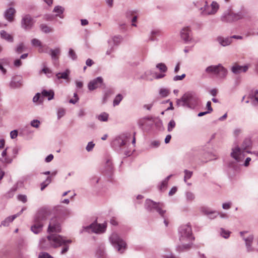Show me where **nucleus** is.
Segmentation results:
<instances>
[{
    "label": "nucleus",
    "mask_w": 258,
    "mask_h": 258,
    "mask_svg": "<svg viewBox=\"0 0 258 258\" xmlns=\"http://www.w3.org/2000/svg\"><path fill=\"white\" fill-rule=\"evenodd\" d=\"M147 79L148 80H152L153 79H159L161 77V75H157L156 73H151V72L146 73Z\"/></svg>",
    "instance_id": "obj_30"
},
{
    "label": "nucleus",
    "mask_w": 258,
    "mask_h": 258,
    "mask_svg": "<svg viewBox=\"0 0 258 258\" xmlns=\"http://www.w3.org/2000/svg\"><path fill=\"white\" fill-rule=\"evenodd\" d=\"M51 178L50 177H48L46 180L42 182L41 184V190H43L51 182Z\"/></svg>",
    "instance_id": "obj_35"
},
{
    "label": "nucleus",
    "mask_w": 258,
    "mask_h": 258,
    "mask_svg": "<svg viewBox=\"0 0 258 258\" xmlns=\"http://www.w3.org/2000/svg\"><path fill=\"white\" fill-rule=\"evenodd\" d=\"M122 99V96L120 94L117 95L113 101L114 105L115 106L118 105Z\"/></svg>",
    "instance_id": "obj_39"
},
{
    "label": "nucleus",
    "mask_w": 258,
    "mask_h": 258,
    "mask_svg": "<svg viewBox=\"0 0 258 258\" xmlns=\"http://www.w3.org/2000/svg\"><path fill=\"white\" fill-rule=\"evenodd\" d=\"M63 11V8L60 6H56L53 10L54 12L58 13V14H62Z\"/></svg>",
    "instance_id": "obj_42"
},
{
    "label": "nucleus",
    "mask_w": 258,
    "mask_h": 258,
    "mask_svg": "<svg viewBox=\"0 0 258 258\" xmlns=\"http://www.w3.org/2000/svg\"><path fill=\"white\" fill-rule=\"evenodd\" d=\"M69 56L74 60L76 59L77 57V55L73 49H70Z\"/></svg>",
    "instance_id": "obj_46"
},
{
    "label": "nucleus",
    "mask_w": 258,
    "mask_h": 258,
    "mask_svg": "<svg viewBox=\"0 0 258 258\" xmlns=\"http://www.w3.org/2000/svg\"><path fill=\"white\" fill-rule=\"evenodd\" d=\"M16 215H13L7 217V218L5 219V220H4L2 222V224L4 226H8L9 224L11 223L16 218Z\"/></svg>",
    "instance_id": "obj_29"
},
{
    "label": "nucleus",
    "mask_w": 258,
    "mask_h": 258,
    "mask_svg": "<svg viewBox=\"0 0 258 258\" xmlns=\"http://www.w3.org/2000/svg\"><path fill=\"white\" fill-rule=\"evenodd\" d=\"M179 239L182 245L177 247L179 250L189 249L195 238L192 235V229L188 224L181 225L178 229Z\"/></svg>",
    "instance_id": "obj_1"
},
{
    "label": "nucleus",
    "mask_w": 258,
    "mask_h": 258,
    "mask_svg": "<svg viewBox=\"0 0 258 258\" xmlns=\"http://www.w3.org/2000/svg\"><path fill=\"white\" fill-rule=\"evenodd\" d=\"M204 3V6L200 8L201 15L203 16L215 15L219 9V5L216 2L213 1L210 5L207 1Z\"/></svg>",
    "instance_id": "obj_6"
},
{
    "label": "nucleus",
    "mask_w": 258,
    "mask_h": 258,
    "mask_svg": "<svg viewBox=\"0 0 258 258\" xmlns=\"http://www.w3.org/2000/svg\"><path fill=\"white\" fill-rule=\"evenodd\" d=\"M25 49V47L23 43H20L18 45L16 49V51L18 53H21L24 51Z\"/></svg>",
    "instance_id": "obj_37"
},
{
    "label": "nucleus",
    "mask_w": 258,
    "mask_h": 258,
    "mask_svg": "<svg viewBox=\"0 0 258 258\" xmlns=\"http://www.w3.org/2000/svg\"><path fill=\"white\" fill-rule=\"evenodd\" d=\"M177 189L176 187H175V186L173 187L170 189V190L169 191V192L168 193L169 196H171L173 195L174 194H175L176 193V192L177 191Z\"/></svg>",
    "instance_id": "obj_56"
},
{
    "label": "nucleus",
    "mask_w": 258,
    "mask_h": 258,
    "mask_svg": "<svg viewBox=\"0 0 258 258\" xmlns=\"http://www.w3.org/2000/svg\"><path fill=\"white\" fill-rule=\"evenodd\" d=\"M164 258H179L178 257L176 256L175 255H174V254H173L172 253L168 254V255H165L164 256Z\"/></svg>",
    "instance_id": "obj_64"
},
{
    "label": "nucleus",
    "mask_w": 258,
    "mask_h": 258,
    "mask_svg": "<svg viewBox=\"0 0 258 258\" xmlns=\"http://www.w3.org/2000/svg\"><path fill=\"white\" fill-rule=\"evenodd\" d=\"M175 126V122L173 120H171L168 123V131L170 132Z\"/></svg>",
    "instance_id": "obj_43"
},
{
    "label": "nucleus",
    "mask_w": 258,
    "mask_h": 258,
    "mask_svg": "<svg viewBox=\"0 0 258 258\" xmlns=\"http://www.w3.org/2000/svg\"><path fill=\"white\" fill-rule=\"evenodd\" d=\"M230 232L228 231H226L224 229H221V235L222 237L225 238H227L229 236Z\"/></svg>",
    "instance_id": "obj_40"
},
{
    "label": "nucleus",
    "mask_w": 258,
    "mask_h": 258,
    "mask_svg": "<svg viewBox=\"0 0 258 258\" xmlns=\"http://www.w3.org/2000/svg\"><path fill=\"white\" fill-rule=\"evenodd\" d=\"M246 232H240V235L243 237V239L245 242L247 251H251L253 250V248L251 247V244L253 240V236L252 235H249L247 237H243L244 234Z\"/></svg>",
    "instance_id": "obj_13"
},
{
    "label": "nucleus",
    "mask_w": 258,
    "mask_h": 258,
    "mask_svg": "<svg viewBox=\"0 0 258 258\" xmlns=\"http://www.w3.org/2000/svg\"><path fill=\"white\" fill-rule=\"evenodd\" d=\"M52 214V211L47 208H42L39 210L35 219L34 224L31 227L32 231L36 234L41 231L43 221L50 217Z\"/></svg>",
    "instance_id": "obj_4"
},
{
    "label": "nucleus",
    "mask_w": 258,
    "mask_h": 258,
    "mask_svg": "<svg viewBox=\"0 0 258 258\" xmlns=\"http://www.w3.org/2000/svg\"><path fill=\"white\" fill-rule=\"evenodd\" d=\"M97 118L101 121H106L108 120V114L102 112L98 116Z\"/></svg>",
    "instance_id": "obj_34"
},
{
    "label": "nucleus",
    "mask_w": 258,
    "mask_h": 258,
    "mask_svg": "<svg viewBox=\"0 0 258 258\" xmlns=\"http://www.w3.org/2000/svg\"><path fill=\"white\" fill-rule=\"evenodd\" d=\"M1 36L3 39H4L6 40H7L9 42H13V38L12 35L7 33L4 30H2L1 32Z\"/></svg>",
    "instance_id": "obj_26"
},
{
    "label": "nucleus",
    "mask_w": 258,
    "mask_h": 258,
    "mask_svg": "<svg viewBox=\"0 0 258 258\" xmlns=\"http://www.w3.org/2000/svg\"><path fill=\"white\" fill-rule=\"evenodd\" d=\"M54 92L52 90L46 91L43 90L42 92V97H47L48 100H50L53 98Z\"/></svg>",
    "instance_id": "obj_24"
},
{
    "label": "nucleus",
    "mask_w": 258,
    "mask_h": 258,
    "mask_svg": "<svg viewBox=\"0 0 258 258\" xmlns=\"http://www.w3.org/2000/svg\"><path fill=\"white\" fill-rule=\"evenodd\" d=\"M33 101L34 102H37L39 101L40 103L42 102V97L39 93H37L33 97Z\"/></svg>",
    "instance_id": "obj_38"
},
{
    "label": "nucleus",
    "mask_w": 258,
    "mask_h": 258,
    "mask_svg": "<svg viewBox=\"0 0 258 258\" xmlns=\"http://www.w3.org/2000/svg\"><path fill=\"white\" fill-rule=\"evenodd\" d=\"M200 101L194 92L185 93L181 98L176 101L178 106H183L190 109H195L200 105Z\"/></svg>",
    "instance_id": "obj_2"
},
{
    "label": "nucleus",
    "mask_w": 258,
    "mask_h": 258,
    "mask_svg": "<svg viewBox=\"0 0 258 258\" xmlns=\"http://www.w3.org/2000/svg\"><path fill=\"white\" fill-rule=\"evenodd\" d=\"M63 239L65 240V243L62 244V245H64V247H63L62 250H61V254L65 253L68 250L69 246L68 245H66V243L71 242V240H66L64 238H63Z\"/></svg>",
    "instance_id": "obj_41"
},
{
    "label": "nucleus",
    "mask_w": 258,
    "mask_h": 258,
    "mask_svg": "<svg viewBox=\"0 0 258 258\" xmlns=\"http://www.w3.org/2000/svg\"><path fill=\"white\" fill-rule=\"evenodd\" d=\"M53 159V155L52 154H50L45 158V161L46 162H49L51 161Z\"/></svg>",
    "instance_id": "obj_60"
},
{
    "label": "nucleus",
    "mask_w": 258,
    "mask_h": 258,
    "mask_svg": "<svg viewBox=\"0 0 258 258\" xmlns=\"http://www.w3.org/2000/svg\"><path fill=\"white\" fill-rule=\"evenodd\" d=\"M185 77V74H183L181 75V76L177 75V76H175V77H174L173 80L174 81L182 80Z\"/></svg>",
    "instance_id": "obj_49"
},
{
    "label": "nucleus",
    "mask_w": 258,
    "mask_h": 258,
    "mask_svg": "<svg viewBox=\"0 0 258 258\" xmlns=\"http://www.w3.org/2000/svg\"><path fill=\"white\" fill-rule=\"evenodd\" d=\"M205 72L208 74L214 75L220 78H224L227 75L226 70L221 64L209 66L206 69Z\"/></svg>",
    "instance_id": "obj_7"
},
{
    "label": "nucleus",
    "mask_w": 258,
    "mask_h": 258,
    "mask_svg": "<svg viewBox=\"0 0 258 258\" xmlns=\"http://www.w3.org/2000/svg\"><path fill=\"white\" fill-rule=\"evenodd\" d=\"M16 13V11L14 8H10L5 13V17L7 20L10 22H12L14 20V16Z\"/></svg>",
    "instance_id": "obj_19"
},
{
    "label": "nucleus",
    "mask_w": 258,
    "mask_h": 258,
    "mask_svg": "<svg viewBox=\"0 0 258 258\" xmlns=\"http://www.w3.org/2000/svg\"><path fill=\"white\" fill-rule=\"evenodd\" d=\"M231 207V203H224L222 205V208L224 209L228 210Z\"/></svg>",
    "instance_id": "obj_58"
},
{
    "label": "nucleus",
    "mask_w": 258,
    "mask_h": 258,
    "mask_svg": "<svg viewBox=\"0 0 258 258\" xmlns=\"http://www.w3.org/2000/svg\"><path fill=\"white\" fill-rule=\"evenodd\" d=\"M206 107L208 109V112L209 113H211L213 111V108L211 107V101H209L207 102L206 104Z\"/></svg>",
    "instance_id": "obj_53"
},
{
    "label": "nucleus",
    "mask_w": 258,
    "mask_h": 258,
    "mask_svg": "<svg viewBox=\"0 0 258 258\" xmlns=\"http://www.w3.org/2000/svg\"><path fill=\"white\" fill-rule=\"evenodd\" d=\"M251 144L252 142L249 138L245 139L242 143L241 149L238 146L232 148L231 156L237 162H240L243 159V157H241V149L245 150L247 148L250 147Z\"/></svg>",
    "instance_id": "obj_5"
},
{
    "label": "nucleus",
    "mask_w": 258,
    "mask_h": 258,
    "mask_svg": "<svg viewBox=\"0 0 258 258\" xmlns=\"http://www.w3.org/2000/svg\"><path fill=\"white\" fill-rule=\"evenodd\" d=\"M94 146H95V144L93 142H90L88 143V144L86 147V150L88 152H89L92 150V149L94 148Z\"/></svg>",
    "instance_id": "obj_50"
},
{
    "label": "nucleus",
    "mask_w": 258,
    "mask_h": 258,
    "mask_svg": "<svg viewBox=\"0 0 258 258\" xmlns=\"http://www.w3.org/2000/svg\"><path fill=\"white\" fill-rule=\"evenodd\" d=\"M102 83L103 79L101 77H99L90 81L88 84V87L90 90L92 91L98 87H100Z\"/></svg>",
    "instance_id": "obj_11"
},
{
    "label": "nucleus",
    "mask_w": 258,
    "mask_h": 258,
    "mask_svg": "<svg viewBox=\"0 0 258 258\" xmlns=\"http://www.w3.org/2000/svg\"><path fill=\"white\" fill-rule=\"evenodd\" d=\"M33 24V20L29 15H26L23 18L22 26L25 29H31Z\"/></svg>",
    "instance_id": "obj_14"
},
{
    "label": "nucleus",
    "mask_w": 258,
    "mask_h": 258,
    "mask_svg": "<svg viewBox=\"0 0 258 258\" xmlns=\"http://www.w3.org/2000/svg\"><path fill=\"white\" fill-rule=\"evenodd\" d=\"M18 136V132L17 130H14L10 133V136L12 139H15Z\"/></svg>",
    "instance_id": "obj_55"
},
{
    "label": "nucleus",
    "mask_w": 258,
    "mask_h": 258,
    "mask_svg": "<svg viewBox=\"0 0 258 258\" xmlns=\"http://www.w3.org/2000/svg\"><path fill=\"white\" fill-rule=\"evenodd\" d=\"M74 97H75V99H71L70 100V103L75 104L77 102L79 98H78L77 94L76 93H74Z\"/></svg>",
    "instance_id": "obj_59"
},
{
    "label": "nucleus",
    "mask_w": 258,
    "mask_h": 258,
    "mask_svg": "<svg viewBox=\"0 0 258 258\" xmlns=\"http://www.w3.org/2000/svg\"><path fill=\"white\" fill-rule=\"evenodd\" d=\"M244 17L245 14L241 12L234 13L232 11V23L243 19Z\"/></svg>",
    "instance_id": "obj_18"
},
{
    "label": "nucleus",
    "mask_w": 258,
    "mask_h": 258,
    "mask_svg": "<svg viewBox=\"0 0 258 258\" xmlns=\"http://www.w3.org/2000/svg\"><path fill=\"white\" fill-rule=\"evenodd\" d=\"M40 27L41 31L46 33L52 31V29L45 24H41Z\"/></svg>",
    "instance_id": "obj_33"
},
{
    "label": "nucleus",
    "mask_w": 258,
    "mask_h": 258,
    "mask_svg": "<svg viewBox=\"0 0 258 258\" xmlns=\"http://www.w3.org/2000/svg\"><path fill=\"white\" fill-rule=\"evenodd\" d=\"M221 20L224 23H232V11H225L221 16Z\"/></svg>",
    "instance_id": "obj_17"
},
{
    "label": "nucleus",
    "mask_w": 258,
    "mask_h": 258,
    "mask_svg": "<svg viewBox=\"0 0 258 258\" xmlns=\"http://www.w3.org/2000/svg\"><path fill=\"white\" fill-rule=\"evenodd\" d=\"M151 122H153L152 120L149 119H143L140 121L139 123L141 125L144 126L145 123L149 124Z\"/></svg>",
    "instance_id": "obj_45"
},
{
    "label": "nucleus",
    "mask_w": 258,
    "mask_h": 258,
    "mask_svg": "<svg viewBox=\"0 0 258 258\" xmlns=\"http://www.w3.org/2000/svg\"><path fill=\"white\" fill-rule=\"evenodd\" d=\"M181 38L185 43H188L191 40V31L188 27H184L180 31Z\"/></svg>",
    "instance_id": "obj_10"
},
{
    "label": "nucleus",
    "mask_w": 258,
    "mask_h": 258,
    "mask_svg": "<svg viewBox=\"0 0 258 258\" xmlns=\"http://www.w3.org/2000/svg\"><path fill=\"white\" fill-rule=\"evenodd\" d=\"M251 102L253 105H258V91H254L251 95H250Z\"/></svg>",
    "instance_id": "obj_23"
},
{
    "label": "nucleus",
    "mask_w": 258,
    "mask_h": 258,
    "mask_svg": "<svg viewBox=\"0 0 258 258\" xmlns=\"http://www.w3.org/2000/svg\"><path fill=\"white\" fill-rule=\"evenodd\" d=\"M184 172L185 174L184 176V181L186 182V180L189 179L191 177L192 172L185 169L184 170Z\"/></svg>",
    "instance_id": "obj_36"
},
{
    "label": "nucleus",
    "mask_w": 258,
    "mask_h": 258,
    "mask_svg": "<svg viewBox=\"0 0 258 258\" xmlns=\"http://www.w3.org/2000/svg\"><path fill=\"white\" fill-rule=\"evenodd\" d=\"M40 121L38 120H33L31 123V125L35 127H38Z\"/></svg>",
    "instance_id": "obj_52"
},
{
    "label": "nucleus",
    "mask_w": 258,
    "mask_h": 258,
    "mask_svg": "<svg viewBox=\"0 0 258 258\" xmlns=\"http://www.w3.org/2000/svg\"><path fill=\"white\" fill-rule=\"evenodd\" d=\"M18 199L19 200L23 202V203H26L27 201V197L25 195H19Z\"/></svg>",
    "instance_id": "obj_54"
},
{
    "label": "nucleus",
    "mask_w": 258,
    "mask_h": 258,
    "mask_svg": "<svg viewBox=\"0 0 258 258\" xmlns=\"http://www.w3.org/2000/svg\"><path fill=\"white\" fill-rule=\"evenodd\" d=\"M249 67V64L245 65L244 66L235 64L232 67L231 71L234 74H238L242 72H246Z\"/></svg>",
    "instance_id": "obj_15"
},
{
    "label": "nucleus",
    "mask_w": 258,
    "mask_h": 258,
    "mask_svg": "<svg viewBox=\"0 0 258 258\" xmlns=\"http://www.w3.org/2000/svg\"><path fill=\"white\" fill-rule=\"evenodd\" d=\"M185 197L187 202H191L195 199V195L190 191H187L185 192Z\"/></svg>",
    "instance_id": "obj_31"
},
{
    "label": "nucleus",
    "mask_w": 258,
    "mask_h": 258,
    "mask_svg": "<svg viewBox=\"0 0 258 258\" xmlns=\"http://www.w3.org/2000/svg\"><path fill=\"white\" fill-rule=\"evenodd\" d=\"M60 53V50L59 48L50 50V55L52 59H58Z\"/></svg>",
    "instance_id": "obj_25"
},
{
    "label": "nucleus",
    "mask_w": 258,
    "mask_h": 258,
    "mask_svg": "<svg viewBox=\"0 0 258 258\" xmlns=\"http://www.w3.org/2000/svg\"><path fill=\"white\" fill-rule=\"evenodd\" d=\"M169 93V91L168 90L162 89V97L167 96Z\"/></svg>",
    "instance_id": "obj_62"
},
{
    "label": "nucleus",
    "mask_w": 258,
    "mask_h": 258,
    "mask_svg": "<svg viewBox=\"0 0 258 258\" xmlns=\"http://www.w3.org/2000/svg\"><path fill=\"white\" fill-rule=\"evenodd\" d=\"M145 207L150 210H156L160 214H161V210L159 208V203H156L150 200H147L145 203Z\"/></svg>",
    "instance_id": "obj_12"
},
{
    "label": "nucleus",
    "mask_w": 258,
    "mask_h": 258,
    "mask_svg": "<svg viewBox=\"0 0 258 258\" xmlns=\"http://www.w3.org/2000/svg\"><path fill=\"white\" fill-rule=\"evenodd\" d=\"M22 64V62L21 61L20 59H16L14 61V65L17 67H19L20 66H21Z\"/></svg>",
    "instance_id": "obj_61"
},
{
    "label": "nucleus",
    "mask_w": 258,
    "mask_h": 258,
    "mask_svg": "<svg viewBox=\"0 0 258 258\" xmlns=\"http://www.w3.org/2000/svg\"><path fill=\"white\" fill-rule=\"evenodd\" d=\"M65 243L63 237L56 234H50L46 238H42L40 241L41 248L47 249L51 247H57Z\"/></svg>",
    "instance_id": "obj_3"
},
{
    "label": "nucleus",
    "mask_w": 258,
    "mask_h": 258,
    "mask_svg": "<svg viewBox=\"0 0 258 258\" xmlns=\"http://www.w3.org/2000/svg\"><path fill=\"white\" fill-rule=\"evenodd\" d=\"M86 63L87 66L90 67L94 63V62L92 59L88 58L87 59Z\"/></svg>",
    "instance_id": "obj_63"
},
{
    "label": "nucleus",
    "mask_w": 258,
    "mask_h": 258,
    "mask_svg": "<svg viewBox=\"0 0 258 258\" xmlns=\"http://www.w3.org/2000/svg\"><path fill=\"white\" fill-rule=\"evenodd\" d=\"M160 143L159 141H154L151 143V147L152 148H156L160 146Z\"/></svg>",
    "instance_id": "obj_51"
},
{
    "label": "nucleus",
    "mask_w": 258,
    "mask_h": 258,
    "mask_svg": "<svg viewBox=\"0 0 258 258\" xmlns=\"http://www.w3.org/2000/svg\"><path fill=\"white\" fill-rule=\"evenodd\" d=\"M127 136H122L118 138L115 141V142H117L119 144L120 147H122L125 145L127 140Z\"/></svg>",
    "instance_id": "obj_27"
},
{
    "label": "nucleus",
    "mask_w": 258,
    "mask_h": 258,
    "mask_svg": "<svg viewBox=\"0 0 258 258\" xmlns=\"http://www.w3.org/2000/svg\"><path fill=\"white\" fill-rule=\"evenodd\" d=\"M32 44L33 46L36 47H39L38 51L39 52H43V46L42 45L41 41L37 39H33L31 41Z\"/></svg>",
    "instance_id": "obj_22"
},
{
    "label": "nucleus",
    "mask_w": 258,
    "mask_h": 258,
    "mask_svg": "<svg viewBox=\"0 0 258 258\" xmlns=\"http://www.w3.org/2000/svg\"><path fill=\"white\" fill-rule=\"evenodd\" d=\"M39 258H53L50 255L46 252H41L39 255Z\"/></svg>",
    "instance_id": "obj_47"
},
{
    "label": "nucleus",
    "mask_w": 258,
    "mask_h": 258,
    "mask_svg": "<svg viewBox=\"0 0 258 258\" xmlns=\"http://www.w3.org/2000/svg\"><path fill=\"white\" fill-rule=\"evenodd\" d=\"M7 150L8 148L3 151L2 153V158L1 159V161L4 163H10L13 160V158L12 157H10L7 156Z\"/></svg>",
    "instance_id": "obj_20"
},
{
    "label": "nucleus",
    "mask_w": 258,
    "mask_h": 258,
    "mask_svg": "<svg viewBox=\"0 0 258 258\" xmlns=\"http://www.w3.org/2000/svg\"><path fill=\"white\" fill-rule=\"evenodd\" d=\"M163 210H162V218H164V223L166 227H168L169 224V220L167 218H165L163 215L164 213Z\"/></svg>",
    "instance_id": "obj_57"
},
{
    "label": "nucleus",
    "mask_w": 258,
    "mask_h": 258,
    "mask_svg": "<svg viewBox=\"0 0 258 258\" xmlns=\"http://www.w3.org/2000/svg\"><path fill=\"white\" fill-rule=\"evenodd\" d=\"M201 212L205 215H213L216 213V212L215 211H212L210 210L209 208L205 207H202L200 209Z\"/></svg>",
    "instance_id": "obj_28"
},
{
    "label": "nucleus",
    "mask_w": 258,
    "mask_h": 258,
    "mask_svg": "<svg viewBox=\"0 0 258 258\" xmlns=\"http://www.w3.org/2000/svg\"><path fill=\"white\" fill-rule=\"evenodd\" d=\"M106 224H100L93 223L90 225V228L92 231L96 233L104 232L106 229Z\"/></svg>",
    "instance_id": "obj_16"
},
{
    "label": "nucleus",
    "mask_w": 258,
    "mask_h": 258,
    "mask_svg": "<svg viewBox=\"0 0 258 258\" xmlns=\"http://www.w3.org/2000/svg\"><path fill=\"white\" fill-rule=\"evenodd\" d=\"M70 74V71L69 70H66L64 72L61 73H58L56 74L57 78L59 79H67Z\"/></svg>",
    "instance_id": "obj_32"
},
{
    "label": "nucleus",
    "mask_w": 258,
    "mask_h": 258,
    "mask_svg": "<svg viewBox=\"0 0 258 258\" xmlns=\"http://www.w3.org/2000/svg\"><path fill=\"white\" fill-rule=\"evenodd\" d=\"M60 230V224L56 221L55 219L52 218L48 228V232H59Z\"/></svg>",
    "instance_id": "obj_9"
},
{
    "label": "nucleus",
    "mask_w": 258,
    "mask_h": 258,
    "mask_svg": "<svg viewBox=\"0 0 258 258\" xmlns=\"http://www.w3.org/2000/svg\"><path fill=\"white\" fill-rule=\"evenodd\" d=\"M66 111L63 108H59L57 111L58 118H60L65 114Z\"/></svg>",
    "instance_id": "obj_44"
},
{
    "label": "nucleus",
    "mask_w": 258,
    "mask_h": 258,
    "mask_svg": "<svg viewBox=\"0 0 258 258\" xmlns=\"http://www.w3.org/2000/svg\"><path fill=\"white\" fill-rule=\"evenodd\" d=\"M42 73L49 74L51 73V71L49 68L45 67L40 72L39 74L41 75Z\"/></svg>",
    "instance_id": "obj_48"
},
{
    "label": "nucleus",
    "mask_w": 258,
    "mask_h": 258,
    "mask_svg": "<svg viewBox=\"0 0 258 258\" xmlns=\"http://www.w3.org/2000/svg\"><path fill=\"white\" fill-rule=\"evenodd\" d=\"M218 41L219 43L223 46L229 45L232 42L231 38L230 37H226L225 38L218 37Z\"/></svg>",
    "instance_id": "obj_21"
},
{
    "label": "nucleus",
    "mask_w": 258,
    "mask_h": 258,
    "mask_svg": "<svg viewBox=\"0 0 258 258\" xmlns=\"http://www.w3.org/2000/svg\"><path fill=\"white\" fill-rule=\"evenodd\" d=\"M110 240L114 247L117 249L118 251L122 253L126 249V243L121 239L116 233H112L110 237Z\"/></svg>",
    "instance_id": "obj_8"
}]
</instances>
